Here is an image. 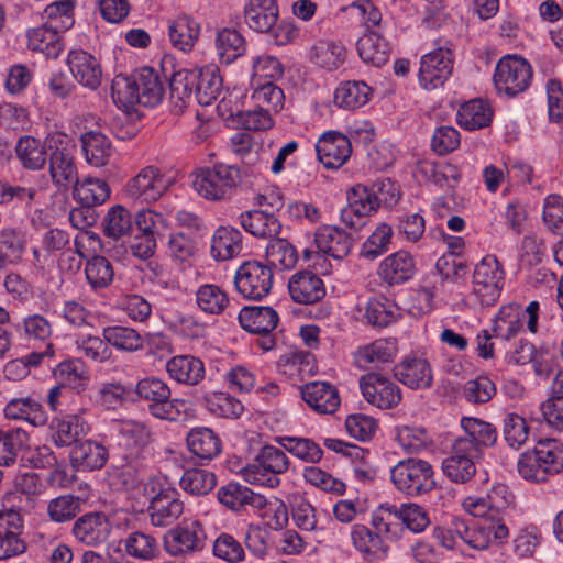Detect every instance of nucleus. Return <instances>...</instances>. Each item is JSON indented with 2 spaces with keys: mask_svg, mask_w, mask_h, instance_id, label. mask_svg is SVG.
<instances>
[{
  "mask_svg": "<svg viewBox=\"0 0 563 563\" xmlns=\"http://www.w3.org/2000/svg\"><path fill=\"white\" fill-rule=\"evenodd\" d=\"M221 91L222 78L214 66L179 69L174 71L169 79V98L175 114L183 113L192 99L199 104L209 106L217 100Z\"/></svg>",
  "mask_w": 563,
  "mask_h": 563,
  "instance_id": "obj_1",
  "label": "nucleus"
},
{
  "mask_svg": "<svg viewBox=\"0 0 563 563\" xmlns=\"http://www.w3.org/2000/svg\"><path fill=\"white\" fill-rule=\"evenodd\" d=\"M164 92L158 73L151 67H143L131 76L118 75L111 86L114 103L126 111L135 104L155 107L162 101Z\"/></svg>",
  "mask_w": 563,
  "mask_h": 563,
  "instance_id": "obj_2",
  "label": "nucleus"
},
{
  "mask_svg": "<svg viewBox=\"0 0 563 563\" xmlns=\"http://www.w3.org/2000/svg\"><path fill=\"white\" fill-rule=\"evenodd\" d=\"M399 199V191L390 180L373 186L355 185L347 191V206L341 211L342 222L354 231L365 228L369 217L382 205H393Z\"/></svg>",
  "mask_w": 563,
  "mask_h": 563,
  "instance_id": "obj_3",
  "label": "nucleus"
},
{
  "mask_svg": "<svg viewBox=\"0 0 563 563\" xmlns=\"http://www.w3.org/2000/svg\"><path fill=\"white\" fill-rule=\"evenodd\" d=\"M290 465L286 453L274 445H264L252 463L242 470L244 479L251 484L275 488L280 485V475Z\"/></svg>",
  "mask_w": 563,
  "mask_h": 563,
  "instance_id": "obj_4",
  "label": "nucleus"
},
{
  "mask_svg": "<svg viewBox=\"0 0 563 563\" xmlns=\"http://www.w3.org/2000/svg\"><path fill=\"white\" fill-rule=\"evenodd\" d=\"M241 181V170L235 165L217 163L197 173L192 186L206 199L229 198Z\"/></svg>",
  "mask_w": 563,
  "mask_h": 563,
  "instance_id": "obj_5",
  "label": "nucleus"
},
{
  "mask_svg": "<svg viewBox=\"0 0 563 563\" xmlns=\"http://www.w3.org/2000/svg\"><path fill=\"white\" fill-rule=\"evenodd\" d=\"M432 465L421 459L398 462L390 472L396 488L411 497L431 492L435 487Z\"/></svg>",
  "mask_w": 563,
  "mask_h": 563,
  "instance_id": "obj_6",
  "label": "nucleus"
},
{
  "mask_svg": "<svg viewBox=\"0 0 563 563\" xmlns=\"http://www.w3.org/2000/svg\"><path fill=\"white\" fill-rule=\"evenodd\" d=\"M505 272L494 255H487L475 266L473 294L483 307L494 306L503 289Z\"/></svg>",
  "mask_w": 563,
  "mask_h": 563,
  "instance_id": "obj_7",
  "label": "nucleus"
},
{
  "mask_svg": "<svg viewBox=\"0 0 563 563\" xmlns=\"http://www.w3.org/2000/svg\"><path fill=\"white\" fill-rule=\"evenodd\" d=\"M207 534L198 520H185L169 529L164 537L165 551L175 558H187L206 548Z\"/></svg>",
  "mask_w": 563,
  "mask_h": 563,
  "instance_id": "obj_8",
  "label": "nucleus"
},
{
  "mask_svg": "<svg viewBox=\"0 0 563 563\" xmlns=\"http://www.w3.org/2000/svg\"><path fill=\"white\" fill-rule=\"evenodd\" d=\"M532 79L530 64L518 56L501 58L495 69L494 84L499 92L514 97L525 91Z\"/></svg>",
  "mask_w": 563,
  "mask_h": 563,
  "instance_id": "obj_9",
  "label": "nucleus"
},
{
  "mask_svg": "<svg viewBox=\"0 0 563 563\" xmlns=\"http://www.w3.org/2000/svg\"><path fill=\"white\" fill-rule=\"evenodd\" d=\"M234 284L245 299L261 300L273 287L272 268L256 261L245 262L238 268Z\"/></svg>",
  "mask_w": 563,
  "mask_h": 563,
  "instance_id": "obj_10",
  "label": "nucleus"
},
{
  "mask_svg": "<svg viewBox=\"0 0 563 563\" xmlns=\"http://www.w3.org/2000/svg\"><path fill=\"white\" fill-rule=\"evenodd\" d=\"M360 387L366 401L380 409L394 408L401 400L399 386L380 373L371 372L363 375Z\"/></svg>",
  "mask_w": 563,
  "mask_h": 563,
  "instance_id": "obj_11",
  "label": "nucleus"
},
{
  "mask_svg": "<svg viewBox=\"0 0 563 563\" xmlns=\"http://www.w3.org/2000/svg\"><path fill=\"white\" fill-rule=\"evenodd\" d=\"M461 427L465 435L454 441L457 453L474 452L481 455L482 448L493 446L497 441L496 428L484 420L464 417L461 420Z\"/></svg>",
  "mask_w": 563,
  "mask_h": 563,
  "instance_id": "obj_12",
  "label": "nucleus"
},
{
  "mask_svg": "<svg viewBox=\"0 0 563 563\" xmlns=\"http://www.w3.org/2000/svg\"><path fill=\"white\" fill-rule=\"evenodd\" d=\"M453 69V57L449 49L439 48L421 58L419 80L426 89L443 86Z\"/></svg>",
  "mask_w": 563,
  "mask_h": 563,
  "instance_id": "obj_13",
  "label": "nucleus"
},
{
  "mask_svg": "<svg viewBox=\"0 0 563 563\" xmlns=\"http://www.w3.org/2000/svg\"><path fill=\"white\" fill-rule=\"evenodd\" d=\"M167 181L155 166H146L125 186V192L132 199L145 202L156 201L167 190Z\"/></svg>",
  "mask_w": 563,
  "mask_h": 563,
  "instance_id": "obj_14",
  "label": "nucleus"
},
{
  "mask_svg": "<svg viewBox=\"0 0 563 563\" xmlns=\"http://www.w3.org/2000/svg\"><path fill=\"white\" fill-rule=\"evenodd\" d=\"M217 496L218 500L232 511H246L249 508L263 509L268 505L265 496L234 482L221 486Z\"/></svg>",
  "mask_w": 563,
  "mask_h": 563,
  "instance_id": "obj_15",
  "label": "nucleus"
},
{
  "mask_svg": "<svg viewBox=\"0 0 563 563\" xmlns=\"http://www.w3.org/2000/svg\"><path fill=\"white\" fill-rule=\"evenodd\" d=\"M66 64L73 77L81 86L91 90L100 86L102 68L92 54L82 49H71L68 53Z\"/></svg>",
  "mask_w": 563,
  "mask_h": 563,
  "instance_id": "obj_16",
  "label": "nucleus"
},
{
  "mask_svg": "<svg viewBox=\"0 0 563 563\" xmlns=\"http://www.w3.org/2000/svg\"><path fill=\"white\" fill-rule=\"evenodd\" d=\"M319 161L327 168H339L350 157L352 147L350 140L340 132L324 133L316 144Z\"/></svg>",
  "mask_w": 563,
  "mask_h": 563,
  "instance_id": "obj_17",
  "label": "nucleus"
},
{
  "mask_svg": "<svg viewBox=\"0 0 563 563\" xmlns=\"http://www.w3.org/2000/svg\"><path fill=\"white\" fill-rule=\"evenodd\" d=\"M147 511L153 526L166 527L181 516L184 503L175 490H162L152 498Z\"/></svg>",
  "mask_w": 563,
  "mask_h": 563,
  "instance_id": "obj_18",
  "label": "nucleus"
},
{
  "mask_svg": "<svg viewBox=\"0 0 563 563\" xmlns=\"http://www.w3.org/2000/svg\"><path fill=\"white\" fill-rule=\"evenodd\" d=\"M318 252L335 260H343L349 255L353 245L352 236L335 225H323L314 235Z\"/></svg>",
  "mask_w": 563,
  "mask_h": 563,
  "instance_id": "obj_19",
  "label": "nucleus"
},
{
  "mask_svg": "<svg viewBox=\"0 0 563 563\" xmlns=\"http://www.w3.org/2000/svg\"><path fill=\"white\" fill-rule=\"evenodd\" d=\"M301 397L316 412L334 413L341 402L339 391L325 382H311L301 388Z\"/></svg>",
  "mask_w": 563,
  "mask_h": 563,
  "instance_id": "obj_20",
  "label": "nucleus"
},
{
  "mask_svg": "<svg viewBox=\"0 0 563 563\" xmlns=\"http://www.w3.org/2000/svg\"><path fill=\"white\" fill-rule=\"evenodd\" d=\"M394 376L411 389L429 388L433 380L430 364L419 357H406L396 364Z\"/></svg>",
  "mask_w": 563,
  "mask_h": 563,
  "instance_id": "obj_21",
  "label": "nucleus"
},
{
  "mask_svg": "<svg viewBox=\"0 0 563 563\" xmlns=\"http://www.w3.org/2000/svg\"><path fill=\"white\" fill-rule=\"evenodd\" d=\"M110 523L102 512H89L78 518L73 527L75 538L87 544L97 545L107 540Z\"/></svg>",
  "mask_w": 563,
  "mask_h": 563,
  "instance_id": "obj_22",
  "label": "nucleus"
},
{
  "mask_svg": "<svg viewBox=\"0 0 563 563\" xmlns=\"http://www.w3.org/2000/svg\"><path fill=\"white\" fill-rule=\"evenodd\" d=\"M288 289L294 301L303 305L314 303L325 295L323 282L310 271L296 273L289 279Z\"/></svg>",
  "mask_w": 563,
  "mask_h": 563,
  "instance_id": "obj_23",
  "label": "nucleus"
},
{
  "mask_svg": "<svg viewBox=\"0 0 563 563\" xmlns=\"http://www.w3.org/2000/svg\"><path fill=\"white\" fill-rule=\"evenodd\" d=\"M49 175L56 186L66 190L78 183V169L68 148L56 147L49 154Z\"/></svg>",
  "mask_w": 563,
  "mask_h": 563,
  "instance_id": "obj_24",
  "label": "nucleus"
},
{
  "mask_svg": "<svg viewBox=\"0 0 563 563\" xmlns=\"http://www.w3.org/2000/svg\"><path fill=\"white\" fill-rule=\"evenodd\" d=\"M415 267L413 257L406 251H398L380 263L378 275L388 285H397L409 280Z\"/></svg>",
  "mask_w": 563,
  "mask_h": 563,
  "instance_id": "obj_25",
  "label": "nucleus"
},
{
  "mask_svg": "<svg viewBox=\"0 0 563 563\" xmlns=\"http://www.w3.org/2000/svg\"><path fill=\"white\" fill-rule=\"evenodd\" d=\"M353 547L369 560H383L388 556L389 545L379 533L364 525H354L351 530Z\"/></svg>",
  "mask_w": 563,
  "mask_h": 563,
  "instance_id": "obj_26",
  "label": "nucleus"
},
{
  "mask_svg": "<svg viewBox=\"0 0 563 563\" xmlns=\"http://www.w3.org/2000/svg\"><path fill=\"white\" fill-rule=\"evenodd\" d=\"M245 22L256 32H269L278 20L275 0H249L244 10Z\"/></svg>",
  "mask_w": 563,
  "mask_h": 563,
  "instance_id": "obj_27",
  "label": "nucleus"
},
{
  "mask_svg": "<svg viewBox=\"0 0 563 563\" xmlns=\"http://www.w3.org/2000/svg\"><path fill=\"white\" fill-rule=\"evenodd\" d=\"M73 467L81 471H93L103 467L108 460L107 449L93 441L76 443L69 453Z\"/></svg>",
  "mask_w": 563,
  "mask_h": 563,
  "instance_id": "obj_28",
  "label": "nucleus"
},
{
  "mask_svg": "<svg viewBox=\"0 0 563 563\" xmlns=\"http://www.w3.org/2000/svg\"><path fill=\"white\" fill-rule=\"evenodd\" d=\"M170 378L180 384L197 385L205 377L202 361L192 355H178L166 364Z\"/></svg>",
  "mask_w": 563,
  "mask_h": 563,
  "instance_id": "obj_29",
  "label": "nucleus"
},
{
  "mask_svg": "<svg viewBox=\"0 0 563 563\" xmlns=\"http://www.w3.org/2000/svg\"><path fill=\"white\" fill-rule=\"evenodd\" d=\"M278 321L277 312L271 307H244L239 313L241 327L250 333L272 332Z\"/></svg>",
  "mask_w": 563,
  "mask_h": 563,
  "instance_id": "obj_30",
  "label": "nucleus"
},
{
  "mask_svg": "<svg viewBox=\"0 0 563 563\" xmlns=\"http://www.w3.org/2000/svg\"><path fill=\"white\" fill-rule=\"evenodd\" d=\"M456 443L452 445V454L442 462L443 473L454 483H466L476 473L475 460L481 455L474 452L457 453Z\"/></svg>",
  "mask_w": 563,
  "mask_h": 563,
  "instance_id": "obj_31",
  "label": "nucleus"
},
{
  "mask_svg": "<svg viewBox=\"0 0 563 563\" xmlns=\"http://www.w3.org/2000/svg\"><path fill=\"white\" fill-rule=\"evenodd\" d=\"M398 353L396 339H379L360 347L356 352V362L361 367L374 364L391 363Z\"/></svg>",
  "mask_w": 563,
  "mask_h": 563,
  "instance_id": "obj_32",
  "label": "nucleus"
},
{
  "mask_svg": "<svg viewBox=\"0 0 563 563\" xmlns=\"http://www.w3.org/2000/svg\"><path fill=\"white\" fill-rule=\"evenodd\" d=\"M240 224L246 232L263 239L277 236L282 230L279 220L273 213L263 210H251L241 213Z\"/></svg>",
  "mask_w": 563,
  "mask_h": 563,
  "instance_id": "obj_33",
  "label": "nucleus"
},
{
  "mask_svg": "<svg viewBox=\"0 0 563 563\" xmlns=\"http://www.w3.org/2000/svg\"><path fill=\"white\" fill-rule=\"evenodd\" d=\"M4 416L8 419L24 420L34 427L44 426L47 415L42 404L32 397L11 399L5 408Z\"/></svg>",
  "mask_w": 563,
  "mask_h": 563,
  "instance_id": "obj_34",
  "label": "nucleus"
},
{
  "mask_svg": "<svg viewBox=\"0 0 563 563\" xmlns=\"http://www.w3.org/2000/svg\"><path fill=\"white\" fill-rule=\"evenodd\" d=\"M186 440L189 451L201 460H212L222 449L219 437L213 430L205 427L191 429Z\"/></svg>",
  "mask_w": 563,
  "mask_h": 563,
  "instance_id": "obj_35",
  "label": "nucleus"
},
{
  "mask_svg": "<svg viewBox=\"0 0 563 563\" xmlns=\"http://www.w3.org/2000/svg\"><path fill=\"white\" fill-rule=\"evenodd\" d=\"M357 52L364 63L380 67L389 59L390 45L379 33L369 31L357 41Z\"/></svg>",
  "mask_w": 563,
  "mask_h": 563,
  "instance_id": "obj_36",
  "label": "nucleus"
},
{
  "mask_svg": "<svg viewBox=\"0 0 563 563\" xmlns=\"http://www.w3.org/2000/svg\"><path fill=\"white\" fill-rule=\"evenodd\" d=\"M120 434V446L131 449L124 459L128 464H133L140 457L143 448L150 442V430L142 422L126 421L121 427Z\"/></svg>",
  "mask_w": 563,
  "mask_h": 563,
  "instance_id": "obj_37",
  "label": "nucleus"
},
{
  "mask_svg": "<svg viewBox=\"0 0 563 563\" xmlns=\"http://www.w3.org/2000/svg\"><path fill=\"white\" fill-rule=\"evenodd\" d=\"M242 251V234L238 229L220 227L211 241V255L217 261H228Z\"/></svg>",
  "mask_w": 563,
  "mask_h": 563,
  "instance_id": "obj_38",
  "label": "nucleus"
},
{
  "mask_svg": "<svg viewBox=\"0 0 563 563\" xmlns=\"http://www.w3.org/2000/svg\"><path fill=\"white\" fill-rule=\"evenodd\" d=\"M82 151L89 165L102 167L108 164L112 154L109 139L96 131H89L80 137Z\"/></svg>",
  "mask_w": 563,
  "mask_h": 563,
  "instance_id": "obj_39",
  "label": "nucleus"
},
{
  "mask_svg": "<svg viewBox=\"0 0 563 563\" xmlns=\"http://www.w3.org/2000/svg\"><path fill=\"white\" fill-rule=\"evenodd\" d=\"M52 25H42L32 29L27 33L29 48L41 52L48 58H56L63 49L60 37Z\"/></svg>",
  "mask_w": 563,
  "mask_h": 563,
  "instance_id": "obj_40",
  "label": "nucleus"
},
{
  "mask_svg": "<svg viewBox=\"0 0 563 563\" xmlns=\"http://www.w3.org/2000/svg\"><path fill=\"white\" fill-rule=\"evenodd\" d=\"M490 106L483 100H471L461 106L457 111V123L466 130L483 129L492 122Z\"/></svg>",
  "mask_w": 563,
  "mask_h": 563,
  "instance_id": "obj_41",
  "label": "nucleus"
},
{
  "mask_svg": "<svg viewBox=\"0 0 563 563\" xmlns=\"http://www.w3.org/2000/svg\"><path fill=\"white\" fill-rule=\"evenodd\" d=\"M53 439L58 446H74L76 443H80V438L86 435L89 426L87 422L77 415L67 416L60 420H57Z\"/></svg>",
  "mask_w": 563,
  "mask_h": 563,
  "instance_id": "obj_42",
  "label": "nucleus"
},
{
  "mask_svg": "<svg viewBox=\"0 0 563 563\" xmlns=\"http://www.w3.org/2000/svg\"><path fill=\"white\" fill-rule=\"evenodd\" d=\"M73 196L84 207H95L102 205L110 197V188L104 180L97 178H85L81 183L78 180L73 187Z\"/></svg>",
  "mask_w": 563,
  "mask_h": 563,
  "instance_id": "obj_43",
  "label": "nucleus"
},
{
  "mask_svg": "<svg viewBox=\"0 0 563 563\" xmlns=\"http://www.w3.org/2000/svg\"><path fill=\"white\" fill-rule=\"evenodd\" d=\"M16 157L24 168L42 169L47 161V153L40 140L25 135L21 136L15 146Z\"/></svg>",
  "mask_w": 563,
  "mask_h": 563,
  "instance_id": "obj_44",
  "label": "nucleus"
},
{
  "mask_svg": "<svg viewBox=\"0 0 563 563\" xmlns=\"http://www.w3.org/2000/svg\"><path fill=\"white\" fill-rule=\"evenodd\" d=\"M172 44L183 51H190L198 40L199 24L188 15L177 18L168 27Z\"/></svg>",
  "mask_w": 563,
  "mask_h": 563,
  "instance_id": "obj_45",
  "label": "nucleus"
},
{
  "mask_svg": "<svg viewBox=\"0 0 563 563\" xmlns=\"http://www.w3.org/2000/svg\"><path fill=\"white\" fill-rule=\"evenodd\" d=\"M371 91L364 81H346L336 88L334 102L343 109H357L367 103Z\"/></svg>",
  "mask_w": 563,
  "mask_h": 563,
  "instance_id": "obj_46",
  "label": "nucleus"
},
{
  "mask_svg": "<svg viewBox=\"0 0 563 563\" xmlns=\"http://www.w3.org/2000/svg\"><path fill=\"white\" fill-rule=\"evenodd\" d=\"M530 453L542 465L547 476L558 474L563 470V451L556 440H540Z\"/></svg>",
  "mask_w": 563,
  "mask_h": 563,
  "instance_id": "obj_47",
  "label": "nucleus"
},
{
  "mask_svg": "<svg viewBox=\"0 0 563 563\" xmlns=\"http://www.w3.org/2000/svg\"><path fill=\"white\" fill-rule=\"evenodd\" d=\"M245 40L234 29H223L217 34L216 47L220 59L224 64H231L245 52Z\"/></svg>",
  "mask_w": 563,
  "mask_h": 563,
  "instance_id": "obj_48",
  "label": "nucleus"
},
{
  "mask_svg": "<svg viewBox=\"0 0 563 563\" xmlns=\"http://www.w3.org/2000/svg\"><path fill=\"white\" fill-rule=\"evenodd\" d=\"M29 435L20 429L0 430V466L15 463L19 453L27 445Z\"/></svg>",
  "mask_w": 563,
  "mask_h": 563,
  "instance_id": "obj_49",
  "label": "nucleus"
},
{
  "mask_svg": "<svg viewBox=\"0 0 563 563\" xmlns=\"http://www.w3.org/2000/svg\"><path fill=\"white\" fill-rule=\"evenodd\" d=\"M196 302L205 313L221 314L229 305V297L220 286L205 284L196 291Z\"/></svg>",
  "mask_w": 563,
  "mask_h": 563,
  "instance_id": "obj_50",
  "label": "nucleus"
},
{
  "mask_svg": "<svg viewBox=\"0 0 563 563\" xmlns=\"http://www.w3.org/2000/svg\"><path fill=\"white\" fill-rule=\"evenodd\" d=\"M388 516L401 520L407 529L415 533H420L430 525L428 512L417 504H404L400 507L389 506Z\"/></svg>",
  "mask_w": 563,
  "mask_h": 563,
  "instance_id": "obj_51",
  "label": "nucleus"
},
{
  "mask_svg": "<svg viewBox=\"0 0 563 563\" xmlns=\"http://www.w3.org/2000/svg\"><path fill=\"white\" fill-rule=\"evenodd\" d=\"M124 548L128 555L143 561L154 560L159 554L157 540L141 531L130 533L124 540Z\"/></svg>",
  "mask_w": 563,
  "mask_h": 563,
  "instance_id": "obj_52",
  "label": "nucleus"
},
{
  "mask_svg": "<svg viewBox=\"0 0 563 563\" xmlns=\"http://www.w3.org/2000/svg\"><path fill=\"white\" fill-rule=\"evenodd\" d=\"M450 533L461 539L464 543L476 550L488 548L487 531L483 525H476L465 519L454 518Z\"/></svg>",
  "mask_w": 563,
  "mask_h": 563,
  "instance_id": "obj_53",
  "label": "nucleus"
},
{
  "mask_svg": "<svg viewBox=\"0 0 563 563\" xmlns=\"http://www.w3.org/2000/svg\"><path fill=\"white\" fill-rule=\"evenodd\" d=\"M180 487L195 496H203L217 485L216 475L203 468L186 470L180 478Z\"/></svg>",
  "mask_w": 563,
  "mask_h": 563,
  "instance_id": "obj_54",
  "label": "nucleus"
},
{
  "mask_svg": "<svg viewBox=\"0 0 563 563\" xmlns=\"http://www.w3.org/2000/svg\"><path fill=\"white\" fill-rule=\"evenodd\" d=\"M134 218L124 207L117 205L112 207L104 219V234L109 238L119 239L129 233H134Z\"/></svg>",
  "mask_w": 563,
  "mask_h": 563,
  "instance_id": "obj_55",
  "label": "nucleus"
},
{
  "mask_svg": "<svg viewBox=\"0 0 563 563\" xmlns=\"http://www.w3.org/2000/svg\"><path fill=\"white\" fill-rule=\"evenodd\" d=\"M104 340L114 347L134 352L143 347L144 339L134 329L128 327H108L103 330Z\"/></svg>",
  "mask_w": 563,
  "mask_h": 563,
  "instance_id": "obj_56",
  "label": "nucleus"
},
{
  "mask_svg": "<svg viewBox=\"0 0 563 563\" xmlns=\"http://www.w3.org/2000/svg\"><path fill=\"white\" fill-rule=\"evenodd\" d=\"M266 258L271 266L292 268L298 260L295 247L286 239H272L266 246Z\"/></svg>",
  "mask_w": 563,
  "mask_h": 563,
  "instance_id": "obj_57",
  "label": "nucleus"
},
{
  "mask_svg": "<svg viewBox=\"0 0 563 563\" xmlns=\"http://www.w3.org/2000/svg\"><path fill=\"white\" fill-rule=\"evenodd\" d=\"M345 57V47L333 42L319 43L312 49V60L314 64L327 70L338 69L343 65Z\"/></svg>",
  "mask_w": 563,
  "mask_h": 563,
  "instance_id": "obj_58",
  "label": "nucleus"
},
{
  "mask_svg": "<svg viewBox=\"0 0 563 563\" xmlns=\"http://www.w3.org/2000/svg\"><path fill=\"white\" fill-rule=\"evenodd\" d=\"M203 402L213 415L230 419L240 417L244 409L240 400L225 393L205 395Z\"/></svg>",
  "mask_w": 563,
  "mask_h": 563,
  "instance_id": "obj_59",
  "label": "nucleus"
},
{
  "mask_svg": "<svg viewBox=\"0 0 563 563\" xmlns=\"http://www.w3.org/2000/svg\"><path fill=\"white\" fill-rule=\"evenodd\" d=\"M85 274L88 283L95 289L108 287L114 276L113 267L108 258L96 255L87 261Z\"/></svg>",
  "mask_w": 563,
  "mask_h": 563,
  "instance_id": "obj_60",
  "label": "nucleus"
},
{
  "mask_svg": "<svg viewBox=\"0 0 563 563\" xmlns=\"http://www.w3.org/2000/svg\"><path fill=\"white\" fill-rule=\"evenodd\" d=\"M279 442L285 450L303 462L318 463L322 459V449L310 439L285 437Z\"/></svg>",
  "mask_w": 563,
  "mask_h": 563,
  "instance_id": "obj_61",
  "label": "nucleus"
},
{
  "mask_svg": "<svg viewBox=\"0 0 563 563\" xmlns=\"http://www.w3.org/2000/svg\"><path fill=\"white\" fill-rule=\"evenodd\" d=\"M213 554L228 562L240 563L245 560V550L242 543L232 534L222 532L213 541Z\"/></svg>",
  "mask_w": 563,
  "mask_h": 563,
  "instance_id": "obj_62",
  "label": "nucleus"
},
{
  "mask_svg": "<svg viewBox=\"0 0 563 563\" xmlns=\"http://www.w3.org/2000/svg\"><path fill=\"white\" fill-rule=\"evenodd\" d=\"M81 499L73 495H63L52 499L47 506L49 518L55 522L69 521L80 511Z\"/></svg>",
  "mask_w": 563,
  "mask_h": 563,
  "instance_id": "obj_63",
  "label": "nucleus"
},
{
  "mask_svg": "<svg viewBox=\"0 0 563 563\" xmlns=\"http://www.w3.org/2000/svg\"><path fill=\"white\" fill-rule=\"evenodd\" d=\"M503 435L510 448L518 450L528 440L529 427L519 415L508 413L504 419Z\"/></svg>",
  "mask_w": 563,
  "mask_h": 563,
  "instance_id": "obj_64",
  "label": "nucleus"
}]
</instances>
